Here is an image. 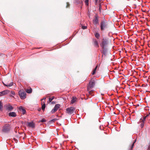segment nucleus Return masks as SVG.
I'll return each instance as SVG.
<instances>
[{
  "mask_svg": "<svg viewBox=\"0 0 150 150\" xmlns=\"http://www.w3.org/2000/svg\"><path fill=\"white\" fill-rule=\"evenodd\" d=\"M45 103H43L42 105V110L44 111L45 110Z\"/></svg>",
  "mask_w": 150,
  "mask_h": 150,
  "instance_id": "nucleus-23",
  "label": "nucleus"
},
{
  "mask_svg": "<svg viewBox=\"0 0 150 150\" xmlns=\"http://www.w3.org/2000/svg\"><path fill=\"white\" fill-rule=\"evenodd\" d=\"M109 44V38L107 37L103 38L100 45L101 47H107Z\"/></svg>",
  "mask_w": 150,
  "mask_h": 150,
  "instance_id": "nucleus-1",
  "label": "nucleus"
},
{
  "mask_svg": "<svg viewBox=\"0 0 150 150\" xmlns=\"http://www.w3.org/2000/svg\"><path fill=\"white\" fill-rule=\"evenodd\" d=\"M82 28L83 29H86L87 28V26H82Z\"/></svg>",
  "mask_w": 150,
  "mask_h": 150,
  "instance_id": "nucleus-31",
  "label": "nucleus"
},
{
  "mask_svg": "<svg viewBox=\"0 0 150 150\" xmlns=\"http://www.w3.org/2000/svg\"><path fill=\"white\" fill-rule=\"evenodd\" d=\"M102 50L101 51V53L103 54L102 56V57H103V55L105 56H106L108 50L107 47H101Z\"/></svg>",
  "mask_w": 150,
  "mask_h": 150,
  "instance_id": "nucleus-6",
  "label": "nucleus"
},
{
  "mask_svg": "<svg viewBox=\"0 0 150 150\" xmlns=\"http://www.w3.org/2000/svg\"><path fill=\"white\" fill-rule=\"evenodd\" d=\"M139 106V105H137V106Z\"/></svg>",
  "mask_w": 150,
  "mask_h": 150,
  "instance_id": "nucleus-49",
  "label": "nucleus"
},
{
  "mask_svg": "<svg viewBox=\"0 0 150 150\" xmlns=\"http://www.w3.org/2000/svg\"><path fill=\"white\" fill-rule=\"evenodd\" d=\"M93 45L95 47H99L98 41L96 39H93Z\"/></svg>",
  "mask_w": 150,
  "mask_h": 150,
  "instance_id": "nucleus-13",
  "label": "nucleus"
},
{
  "mask_svg": "<svg viewBox=\"0 0 150 150\" xmlns=\"http://www.w3.org/2000/svg\"><path fill=\"white\" fill-rule=\"evenodd\" d=\"M95 0V3L96 4H97L98 3V0Z\"/></svg>",
  "mask_w": 150,
  "mask_h": 150,
  "instance_id": "nucleus-38",
  "label": "nucleus"
},
{
  "mask_svg": "<svg viewBox=\"0 0 150 150\" xmlns=\"http://www.w3.org/2000/svg\"><path fill=\"white\" fill-rule=\"evenodd\" d=\"M139 106V105H137V106Z\"/></svg>",
  "mask_w": 150,
  "mask_h": 150,
  "instance_id": "nucleus-48",
  "label": "nucleus"
},
{
  "mask_svg": "<svg viewBox=\"0 0 150 150\" xmlns=\"http://www.w3.org/2000/svg\"><path fill=\"white\" fill-rule=\"evenodd\" d=\"M100 57V54L98 55V57Z\"/></svg>",
  "mask_w": 150,
  "mask_h": 150,
  "instance_id": "nucleus-46",
  "label": "nucleus"
},
{
  "mask_svg": "<svg viewBox=\"0 0 150 150\" xmlns=\"http://www.w3.org/2000/svg\"><path fill=\"white\" fill-rule=\"evenodd\" d=\"M75 110V108L74 107L68 108L66 109L67 112L70 115L73 114L74 113Z\"/></svg>",
  "mask_w": 150,
  "mask_h": 150,
  "instance_id": "nucleus-5",
  "label": "nucleus"
},
{
  "mask_svg": "<svg viewBox=\"0 0 150 150\" xmlns=\"http://www.w3.org/2000/svg\"><path fill=\"white\" fill-rule=\"evenodd\" d=\"M18 95L21 99H24L26 97V94L23 90L19 91L18 92Z\"/></svg>",
  "mask_w": 150,
  "mask_h": 150,
  "instance_id": "nucleus-4",
  "label": "nucleus"
},
{
  "mask_svg": "<svg viewBox=\"0 0 150 150\" xmlns=\"http://www.w3.org/2000/svg\"><path fill=\"white\" fill-rule=\"evenodd\" d=\"M149 114L150 115V112H149Z\"/></svg>",
  "mask_w": 150,
  "mask_h": 150,
  "instance_id": "nucleus-47",
  "label": "nucleus"
},
{
  "mask_svg": "<svg viewBox=\"0 0 150 150\" xmlns=\"http://www.w3.org/2000/svg\"><path fill=\"white\" fill-rule=\"evenodd\" d=\"M99 11H100V12H101V5L100 4H99Z\"/></svg>",
  "mask_w": 150,
  "mask_h": 150,
  "instance_id": "nucleus-33",
  "label": "nucleus"
},
{
  "mask_svg": "<svg viewBox=\"0 0 150 150\" xmlns=\"http://www.w3.org/2000/svg\"><path fill=\"white\" fill-rule=\"evenodd\" d=\"M95 84V81L94 80L89 82L88 85V88H91L94 87Z\"/></svg>",
  "mask_w": 150,
  "mask_h": 150,
  "instance_id": "nucleus-8",
  "label": "nucleus"
},
{
  "mask_svg": "<svg viewBox=\"0 0 150 150\" xmlns=\"http://www.w3.org/2000/svg\"><path fill=\"white\" fill-rule=\"evenodd\" d=\"M60 105L59 104H56L53 109L51 111V112L52 113H54L57 110L60 108Z\"/></svg>",
  "mask_w": 150,
  "mask_h": 150,
  "instance_id": "nucleus-7",
  "label": "nucleus"
},
{
  "mask_svg": "<svg viewBox=\"0 0 150 150\" xmlns=\"http://www.w3.org/2000/svg\"><path fill=\"white\" fill-rule=\"evenodd\" d=\"M46 122V120L44 119H43L39 121V122Z\"/></svg>",
  "mask_w": 150,
  "mask_h": 150,
  "instance_id": "nucleus-28",
  "label": "nucleus"
},
{
  "mask_svg": "<svg viewBox=\"0 0 150 150\" xmlns=\"http://www.w3.org/2000/svg\"><path fill=\"white\" fill-rule=\"evenodd\" d=\"M101 30L103 31L108 28V24L107 22L105 21L101 22L100 23Z\"/></svg>",
  "mask_w": 150,
  "mask_h": 150,
  "instance_id": "nucleus-3",
  "label": "nucleus"
},
{
  "mask_svg": "<svg viewBox=\"0 0 150 150\" xmlns=\"http://www.w3.org/2000/svg\"><path fill=\"white\" fill-rule=\"evenodd\" d=\"M11 93L12 95H15V93L14 91H11Z\"/></svg>",
  "mask_w": 150,
  "mask_h": 150,
  "instance_id": "nucleus-37",
  "label": "nucleus"
},
{
  "mask_svg": "<svg viewBox=\"0 0 150 150\" xmlns=\"http://www.w3.org/2000/svg\"><path fill=\"white\" fill-rule=\"evenodd\" d=\"M13 82H11L9 84H6V85H5L6 86H7L8 87H9L13 85Z\"/></svg>",
  "mask_w": 150,
  "mask_h": 150,
  "instance_id": "nucleus-22",
  "label": "nucleus"
},
{
  "mask_svg": "<svg viewBox=\"0 0 150 150\" xmlns=\"http://www.w3.org/2000/svg\"><path fill=\"white\" fill-rule=\"evenodd\" d=\"M28 125L27 126L29 127H31L32 128H34L35 127V124L33 122H28L27 123Z\"/></svg>",
  "mask_w": 150,
  "mask_h": 150,
  "instance_id": "nucleus-12",
  "label": "nucleus"
},
{
  "mask_svg": "<svg viewBox=\"0 0 150 150\" xmlns=\"http://www.w3.org/2000/svg\"><path fill=\"white\" fill-rule=\"evenodd\" d=\"M146 118V116H145V117H144L143 118H141L140 119V122H144L145 121Z\"/></svg>",
  "mask_w": 150,
  "mask_h": 150,
  "instance_id": "nucleus-18",
  "label": "nucleus"
},
{
  "mask_svg": "<svg viewBox=\"0 0 150 150\" xmlns=\"http://www.w3.org/2000/svg\"><path fill=\"white\" fill-rule=\"evenodd\" d=\"M57 119L56 118H54L50 121V122H54L55 121L57 120Z\"/></svg>",
  "mask_w": 150,
  "mask_h": 150,
  "instance_id": "nucleus-27",
  "label": "nucleus"
},
{
  "mask_svg": "<svg viewBox=\"0 0 150 150\" xmlns=\"http://www.w3.org/2000/svg\"><path fill=\"white\" fill-rule=\"evenodd\" d=\"M13 82H11L9 84H6V85H5L6 86H7L8 87H9L13 85Z\"/></svg>",
  "mask_w": 150,
  "mask_h": 150,
  "instance_id": "nucleus-21",
  "label": "nucleus"
},
{
  "mask_svg": "<svg viewBox=\"0 0 150 150\" xmlns=\"http://www.w3.org/2000/svg\"><path fill=\"white\" fill-rule=\"evenodd\" d=\"M32 90L31 88H30V89H27L26 91L28 93H31L32 92Z\"/></svg>",
  "mask_w": 150,
  "mask_h": 150,
  "instance_id": "nucleus-17",
  "label": "nucleus"
},
{
  "mask_svg": "<svg viewBox=\"0 0 150 150\" xmlns=\"http://www.w3.org/2000/svg\"><path fill=\"white\" fill-rule=\"evenodd\" d=\"M6 110L10 112L12 111L13 109V107L10 104L6 105Z\"/></svg>",
  "mask_w": 150,
  "mask_h": 150,
  "instance_id": "nucleus-11",
  "label": "nucleus"
},
{
  "mask_svg": "<svg viewBox=\"0 0 150 150\" xmlns=\"http://www.w3.org/2000/svg\"><path fill=\"white\" fill-rule=\"evenodd\" d=\"M88 0H85V2L86 5H88Z\"/></svg>",
  "mask_w": 150,
  "mask_h": 150,
  "instance_id": "nucleus-30",
  "label": "nucleus"
},
{
  "mask_svg": "<svg viewBox=\"0 0 150 150\" xmlns=\"http://www.w3.org/2000/svg\"><path fill=\"white\" fill-rule=\"evenodd\" d=\"M8 116L9 117H16L17 116L16 113L15 112H11L8 113Z\"/></svg>",
  "mask_w": 150,
  "mask_h": 150,
  "instance_id": "nucleus-16",
  "label": "nucleus"
},
{
  "mask_svg": "<svg viewBox=\"0 0 150 150\" xmlns=\"http://www.w3.org/2000/svg\"><path fill=\"white\" fill-rule=\"evenodd\" d=\"M38 111H40L41 110V109H40V108L38 109Z\"/></svg>",
  "mask_w": 150,
  "mask_h": 150,
  "instance_id": "nucleus-41",
  "label": "nucleus"
},
{
  "mask_svg": "<svg viewBox=\"0 0 150 150\" xmlns=\"http://www.w3.org/2000/svg\"><path fill=\"white\" fill-rule=\"evenodd\" d=\"M95 36L96 38L98 39L100 38V35L98 33H96L94 35Z\"/></svg>",
  "mask_w": 150,
  "mask_h": 150,
  "instance_id": "nucleus-19",
  "label": "nucleus"
},
{
  "mask_svg": "<svg viewBox=\"0 0 150 150\" xmlns=\"http://www.w3.org/2000/svg\"><path fill=\"white\" fill-rule=\"evenodd\" d=\"M83 0H75V3L79 5L82 4L83 1Z\"/></svg>",
  "mask_w": 150,
  "mask_h": 150,
  "instance_id": "nucleus-14",
  "label": "nucleus"
},
{
  "mask_svg": "<svg viewBox=\"0 0 150 150\" xmlns=\"http://www.w3.org/2000/svg\"><path fill=\"white\" fill-rule=\"evenodd\" d=\"M76 101V98H74V97H73L72 99H71V104H73Z\"/></svg>",
  "mask_w": 150,
  "mask_h": 150,
  "instance_id": "nucleus-20",
  "label": "nucleus"
},
{
  "mask_svg": "<svg viewBox=\"0 0 150 150\" xmlns=\"http://www.w3.org/2000/svg\"><path fill=\"white\" fill-rule=\"evenodd\" d=\"M96 71L95 70H94L93 71V72L92 73V74L94 75L95 74Z\"/></svg>",
  "mask_w": 150,
  "mask_h": 150,
  "instance_id": "nucleus-35",
  "label": "nucleus"
},
{
  "mask_svg": "<svg viewBox=\"0 0 150 150\" xmlns=\"http://www.w3.org/2000/svg\"><path fill=\"white\" fill-rule=\"evenodd\" d=\"M19 109L22 112V114L24 115L26 113V111L25 109L23 108L22 106H20L19 108Z\"/></svg>",
  "mask_w": 150,
  "mask_h": 150,
  "instance_id": "nucleus-15",
  "label": "nucleus"
},
{
  "mask_svg": "<svg viewBox=\"0 0 150 150\" xmlns=\"http://www.w3.org/2000/svg\"><path fill=\"white\" fill-rule=\"evenodd\" d=\"M98 16L96 15L94 17V18L93 20V22L94 24H97L98 23Z\"/></svg>",
  "mask_w": 150,
  "mask_h": 150,
  "instance_id": "nucleus-9",
  "label": "nucleus"
},
{
  "mask_svg": "<svg viewBox=\"0 0 150 150\" xmlns=\"http://www.w3.org/2000/svg\"><path fill=\"white\" fill-rule=\"evenodd\" d=\"M3 107V104L1 101H0V110H2V108Z\"/></svg>",
  "mask_w": 150,
  "mask_h": 150,
  "instance_id": "nucleus-24",
  "label": "nucleus"
},
{
  "mask_svg": "<svg viewBox=\"0 0 150 150\" xmlns=\"http://www.w3.org/2000/svg\"><path fill=\"white\" fill-rule=\"evenodd\" d=\"M97 66H96V67L95 68V69H94V70H95L96 71V69H97Z\"/></svg>",
  "mask_w": 150,
  "mask_h": 150,
  "instance_id": "nucleus-40",
  "label": "nucleus"
},
{
  "mask_svg": "<svg viewBox=\"0 0 150 150\" xmlns=\"http://www.w3.org/2000/svg\"><path fill=\"white\" fill-rule=\"evenodd\" d=\"M142 123L140 125L141 127L142 128L144 126V122H141Z\"/></svg>",
  "mask_w": 150,
  "mask_h": 150,
  "instance_id": "nucleus-26",
  "label": "nucleus"
},
{
  "mask_svg": "<svg viewBox=\"0 0 150 150\" xmlns=\"http://www.w3.org/2000/svg\"><path fill=\"white\" fill-rule=\"evenodd\" d=\"M13 140L16 143H17L18 142V140L16 139L15 138H14L13 139Z\"/></svg>",
  "mask_w": 150,
  "mask_h": 150,
  "instance_id": "nucleus-32",
  "label": "nucleus"
},
{
  "mask_svg": "<svg viewBox=\"0 0 150 150\" xmlns=\"http://www.w3.org/2000/svg\"><path fill=\"white\" fill-rule=\"evenodd\" d=\"M99 128L100 129H101V130H102V129H101V126H100V127H99Z\"/></svg>",
  "mask_w": 150,
  "mask_h": 150,
  "instance_id": "nucleus-42",
  "label": "nucleus"
},
{
  "mask_svg": "<svg viewBox=\"0 0 150 150\" xmlns=\"http://www.w3.org/2000/svg\"><path fill=\"white\" fill-rule=\"evenodd\" d=\"M136 139H135L134 140V142H133V143H132V144H131L132 145V147H133L135 143L136 142Z\"/></svg>",
  "mask_w": 150,
  "mask_h": 150,
  "instance_id": "nucleus-29",
  "label": "nucleus"
},
{
  "mask_svg": "<svg viewBox=\"0 0 150 150\" xmlns=\"http://www.w3.org/2000/svg\"><path fill=\"white\" fill-rule=\"evenodd\" d=\"M54 96H53L51 98H50L49 99V101L50 102H51L52 101V100L54 99Z\"/></svg>",
  "mask_w": 150,
  "mask_h": 150,
  "instance_id": "nucleus-25",
  "label": "nucleus"
},
{
  "mask_svg": "<svg viewBox=\"0 0 150 150\" xmlns=\"http://www.w3.org/2000/svg\"><path fill=\"white\" fill-rule=\"evenodd\" d=\"M45 99H46V98H43L42 100H45Z\"/></svg>",
  "mask_w": 150,
  "mask_h": 150,
  "instance_id": "nucleus-45",
  "label": "nucleus"
},
{
  "mask_svg": "<svg viewBox=\"0 0 150 150\" xmlns=\"http://www.w3.org/2000/svg\"><path fill=\"white\" fill-rule=\"evenodd\" d=\"M133 147H132V145H131L129 148V149L128 150H132V149Z\"/></svg>",
  "mask_w": 150,
  "mask_h": 150,
  "instance_id": "nucleus-34",
  "label": "nucleus"
},
{
  "mask_svg": "<svg viewBox=\"0 0 150 150\" xmlns=\"http://www.w3.org/2000/svg\"><path fill=\"white\" fill-rule=\"evenodd\" d=\"M11 127L9 124H6L3 127L2 131L5 133H8L10 131Z\"/></svg>",
  "mask_w": 150,
  "mask_h": 150,
  "instance_id": "nucleus-2",
  "label": "nucleus"
},
{
  "mask_svg": "<svg viewBox=\"0 0 150 150\" xmlns=\"http://www.w3.org/2000/svg\"><path fill=\"white\" fill-rule=\"evenodd\" d=\"M3 85H4V86H5V85H6V84H5V83H3Z\"/></svg>",
  "mask_w": 150,
  "mask_h": 150,
  "instance_id": "nucleus-43",
  "label": "nucleus"
},
{
  "mask_svg": "<svg viewBox=\"0 0 150 150\" xmlns=\"http://www.w3.org/2000/svg\"><path fill=\"white\" fill-rule=\"evenodd\" d=\"M92 92V91H89V94H91Z\"/></svg>",
  "mask_w": 150,
  "mask_h": 150,
  "instance_id": "nucleus-39",
  "label": "nucleus"
},
{
  "mask_svg": "<svg viewBox=\"0 0 150 150\" xmlns=\"http://www.w3.org/2000/svg\"><path fill=\"white\" fill-rule=\"evenodd\" d=\"M9 92L8 90H5L2 91L0 92V96H2L4 95L7 94Z\"/></svg>",
  "mask_w": 150,
  "mask_h": 150,
  "instance_id": "nucleus-10",
  "label": "nucleus"
},
{
  "mask_svg": "<svg viewBox=\"0 0 150 150\" xmlns=\"http://www.w3.org/2000/svg\"><path fill=\"white\" fill-rule=\"evenodd\" d=\"M149 114L147 115L146 116V117L149 116Z\"/></svg>",
  "mask_w": 150,
  "mask_h": 150,
  "instance_id": "nucleus-44",
  "label": "nucleus"
},
{
  "mask_svg": "<svg viewBox=\"0 0 150 150\" xmlns=\"http://www.w3.org/2000/svg\"><path fill=\"white\" fill-rule=\"evenodd\" d=\"M69 4L68 2L67 3V6L66 7L67 8L69 6Z\"/></svg>",
  "mask_w": 150,
  "mask_h": 150,
  "instance_id": "nucleus-36",
  "label": "nucleus"
}]
</instances>
